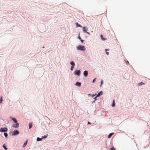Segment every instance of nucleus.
<instances>
[{"label": "nucleus", "mask_w": 150, "mask_h": 150, "mask_svg": "<svg viewBox=\"0 0 150 150\" xmlns=\"http://www.w3.org/2000/svg\"><path fill=\"white\" fill-rule=\"evenodd\" d=\"M77 49L79 50L84 51L85 50L86 48L84 46L79 45L77 47Z\"/></svg>", "instance_id": "obj_1"}, {"label": "nucleus", "mask_w": 150, "mask_h": 150, "mask_svg": "<svg viewBox=\"0 0 150 150\" xmlns=\"http://www.w3.org/2000/svg\"><path fill=\"white\" fill-rule=\"evenodd\" d=\"M8 129L6 127H2L1 128L0 131L1 132H6L7 131Z\"/></svg>", "instance_id": "obj_2"}, {"label": "nucleus", "mask_w": 150, "mask_h": 150, "mask_svg": "<svg viewBox=\"0 0 150 150\" xmlns=\"http://www.w3.org/2000/svg\"><path fill=\"white\" fill-rule=\"evenodd\" d=\"M80 70H76L74 71V74L79 76L80 74Z\"/></svg>", "instance_id": "obj_3"}, {"label": "nucleus", "mask_w": 150, "mask_h": 150, "mask_svg": "<svg viewBox=\"0 0 150 150\" xmlns=\"http://www.w3.org/2000/svg\"><path fill=\"white\" fill-rule=\"evenodd\" d=\"M19 132L17 130H14L13 132V135H16L19 134Z\"/></svg>", "instance_id": "obj_4"}, {"label": "nucleus", "mask_w": 150, "mask_h": 150, "mask_svg": "<svg viewBox=\"0 0 150 150\" xmlns=\"http://www.w3.org/2000/svg\"><path fill=\"white\" fill-rule=\"evenodd\" d=\"M83 75L85 77H87L88 75V71H85L83 72Z\"/></svg>", "instance_id": "obj_5"}, {"label": "nucleus", "mask_w": 150, "mask_h": 150, "mask_svg": "<svg viewBox=\"0 0 150 150\" xmlns=\"http://www.w3.org/2000/svg\"><path fill=\"white\" fill-rule=\"evenodd\" d=\"M82 29L83 31L84 32H86L88 30L87 28H86V27H83Z\"/></svg>", "instance_id": "obj_6"}, {"label": "nucleus", "mask_w": 150, "mask_h": 150, "mask_svg": "<svg viewBox=\"0 0 150 150\" xmlns=\"http://www.w3.org/2000/svg\"><path fill=\"white\" fill-rule=\"evenodd\" d=\"M19 126V124L18 123H16V124H14L13 125V127H15V128H17Z\"/></svg>", "instance_id": "obj_7"}, {"label": "nucleus", "mask_w": 150, "mask_h": 150, "mask_svg": "<svg viewBox=\"0 0 150 150\" xmlns=\"http://www.w3.org/2000/svg\"><path fill=\"white\" fill-rule=\"evenodd\" d=\"M81 83L79 82H76L75 84V85L79 86H81Z\"/></svg>", "instance_id": "obj_8"}, {"label": "nucleus", "mask_w": 150, "mask_h": 150, "mask_svg": "<svg viewBox=\"0 0 150 150\" xmlns=\"http://www.w3.org/2000/svg\"><path fill=\"white\" fill-rule=\"evenodd\" d=\"M103 94V93L102 91L100 92V93H99L95 97V98L98 97L100 95H102Z\"/></svg>", "instance_id": "obj_9"}, {"label": "nucleus", "mask_w": 150, "mask_h": 150, "mask_svg": "<svg viewBox=\"0 0 150 150\" xmlns=\"http://www.w3.org/2000/svg\"><path fill=\"white\" fill-rule=\"evenodd\" d=\"M145 83H143V82H141L138 84V86H141L142 85H144Z\"/></svg>", "instance_id": "obj_10"}, {"label": "nucleus", "mask_w": 150, "mask_h": 150, "mask_svg": "<svg viewBox=\"0 0 150 150\" xmlns=\"http://www.w3.org/2000/svg\"><path fill=\"white\" fill-rule=\"evenodd\" d=\"M115 101L114 100H113V103L112 105V107H115Z\"/></svg>", "instance_id": "obj_11"}, {"label": "nucleus", "mask_w": 150, "mask_h": 150, "mask_svg": "<svg viewBox=\"0 0 150 150\" xmlns=\"http://www.w3.org/2000/svg\"><path fill=\"white\" fill-rule=\"evenodd\" d=\"M113 134V133H111L108 136V138H111V136H112V135Z\"/></svg>", "instance_id": "obj_12"}, {"label": "nucleus", "mask_w": 150, "mask_h": 150, "mask_svg": "<svg viewBox=\"0 0 150 150\" xmlns=\"http://www.w3.org/2000/svg\"><path fill=\"white\" fill-rule=\"evenodd\" d=\"M28 141L26 140V141L24 143L23 145V147H24L27 145V143Z\"/></svg>", "instance_id": "obj_13"}, {"label": "nucleus", "mask_w": 150, "mask_h": 150, "mask_svg": "<svg viewBox=\"0 0 150 150\" xmlns=\"http://www.w3.org/2000/svg\"><path fill=\"white\" fill-rule=\"evenodd\" d=\"M12 119L13 121L16 123L17 122V121L14 118H12Z\"/></svg>", "instance_id": "obj_14"}, {"label": "nucleus", "mask_w": 150, "mask_h": 150, "mask_svg": "<svg viewBox=\"0 0 150 150\" xmlns=\"http://www.w3.org/2000/svg\"><path fill=\"white\" fill-rule=\"evenodd\" d=\"M42 138H39V137H38L37 138V141H41L42 140Z\"/></svg>", "instance_id": "obj_15"}, {"label": "nucleus", "mask_w": 150, "mask_h": 150, "mask_svg": "<svg viewBox=\"0 0 150 150\" xmlns=\"http://www.w3.org/2000/svg\"><path fill=\"white\" fill-rule=\"evenodd\" d=\"M71 64L72 66H74L75 65V64L74 62H73L72 61H71V62L70 63Z\"/></svg>", "instance_id": "obj_16"}, {"label": "nucleus", "mask_w": 150, "mask_h": 150, "mask_svg": "<svg viewBox=\"0 0 150 150\" xmlns=\"http://www.w3.org/2000/svg\"><path fill=\"white\" fill-rule=\"evenodd\" d=\"M32 127V124L31 123H30L29 125V128H31Z\"/></svg>", "instance_id": "obj_17"}, {"label": "nucleus", "mask_w": 150, "mask_h": 150, "mask_svg": "<svg viewBox=\"0 0 150 150\" xmlns=\"http://www.w3.org/2000/svg\"><path fill=\"white\" fill-rule=\"evenodd\" d=\"M3 147L4 148L5 150H7V148L6 147V146L4 145V144L3 146Z\"/></svg>", "instance_id": "obj_18"}, {"label": "nucleus", "mask_w": 150, "mask_h": 150, "mask_svg": "<svg viewBox=\"0 0 150 150\" xmlns=\"http://www.w3.org/2000/svg\"><path fill=\"white\" fill-rule=\"evenodd\" d=\"M4 136H5V137H7L8 134H7V133H4Z\"/></svg>", "instance_id": "obj_19"}, {"label": "nucleus", "mask_w": 150, "mask_h": 150, "mask_svg": "<svg viewBox=\"0 0 150 150\" xmlns=\"http://www.w3.org/2000/svg\"><path fill=\"white\" fill-rule=\"evenodd\" d=\"M76 26L77 27H81V26L78 23H77L76 24Z\"/></svg>", "instance_id": "obj_20"}, {"label": "nucleus", "mask_w": 150, "mask_h": 150, "mask_svg": "<svg viewBox=\"0 0 150 150\" xmlns=\"http://www.w3.org/2000/svg\"><path fill=\"white\" fill-rule=\"evenodd\" d=\"M110 150H115V149L113 147L110 149Z\"/></svg>", "instance_id": "obj_21"}, {"label": "nucleus", "mask_w": 150, "mask_h": 150, "mask_svg": "<svg viewBox=\"0 0 150 150\" xmlns=\"http://www.w3.org/2000/svg\"><path fill=\"white\" fill-rule=\"evenodd\" d=\"M100 37L101 38V39L103 40H105V39H104L103 38V35H100Z\"/></svg>", "instance_id": "obj_22"}, {"label": "nucleus", "mask_w": 150, "mask_h": 150, "mask_svg": "<svg viewBox=\"0 0 150 150\" xmlns=\"http://www.w3.org/2000/svg\"><path fill=\"white\" fill-rule=\"evenodd\" d=\"M47 136L45 135L44 136H42V138H47Z\"/></svg>", "instance_id": "obj_23"}, {"label": "nucleus", "mask_w": 150, "mask_h": 150, "mask_svg": "<svg viewBox=\"0 0 150 150\" xmlns=\"http://www.w3.org/2000/svg\"><path fill=\"white\" fill-rule=\"evenodd\" d=\"M126 63L127 64V65H128L129 64V63L128 61H126Z\"/></svg>", "instance_id": "obj_24"}, {"label": "nucleus", "mask_w": 150, "mask_h": 150, "mask_svg": "<svg viewBox=\"0 0 150 150\" xmlns=\"http://www.w3.org/2000/svg\"><path fill=\"white\" fill-rule=\"evenodd\" d=\"M74 68V66H71V71H72L73 70V68Z\"/></svg>", "instance_id": "obj_25"}, {"label": "nucleus", "mask_w": 150, "mask_h": 150, "mask_svg": "<svg viewBox=\"0 0 150 150\" xmlns=\"http://www.w3.org/2000/svg\"><path fill=\"white\" fill-rule=\"evenodd\" d=\"M103 81L102 80H101V84L100 86H101L103 84Z\"/></svg>", "instance_id": "obj_26"}, {"label": "nucleus", "mask_w": 150, "mask_h": 150, "mask_svg": "<svg viewBox=\"0 0 150 150\" xmlns=\"http://www.w3.org/2000/svg\"><path fill=\"white\" fill-rule=\"evenodd\" d=\"M96 79H94L93 81L92 82L94 83L96 81Z\"/></svg>", "instance_id": "obj_27"}, {"label": "nucleus", "mask_w": 150, "mask_h": 150, "mask_svg": "<svg viewBox=\"0 0 150 150\" xmlns=\"http://www.w3.org/2000/svg\"><path fill=\"white\" fill-rule=\"evenodd\" d=\"M106 54H107V55H109V52H107V51H106Z\"/></svg>", "instance_id": "obj_28"}, {"label": "nucleus", "mask_w": 150, "mask_h": 150, "mask_svg": "<svg viewBox=\"0 0 150 150\" xmlns=\"http://www.w3.org/2000/svg\"><path fill=\"white\" fill-rule=\"evenodd\" d=\"M78 38H79L80 40H81V37H80V36H79L78 37Z\"/></svg>", "instance_id": "obj_29"}, {"label": "nucleus", "mask_w": 150, "mask_h": 150, "mask_svg": "<svg viewBox=\"0 0 150 150\" xmlns=\"http://www.w3.org/2000/svg\"><path fill=\"white\" fill-rule=\"evenodd\" d=\"M81 40V42L82 43H83V40H81H81Z\"/></svg>", "instance_id": "obj_30"}, {"label": "nucleus", "mask_w": 150, "mask_h": 150, "mask_svg": "<svg viewBox=\"0 0 150 150\" xmlns=\"http://www.w3.org/2000/svg\"><path fill=\"white\" fill-rule=\"evenodd\" d=\"M0 100H1V101H2V97H1V98Z\"/></svg>", "instance_id": "obj_31"}, {"label": "nucleus", "mask_w": 150, "mask_h": 150, "mask_svg": "<svg viewBox=\"0 0 150 150\" xmlns=\"http://www.w3.org/2000/svg\"><path fill=\"white\" fill-rule=\"evenodd\" d=\"M106 51H107V50H109V49H106L105 50Z\"/></svg>", "instance_id": "obj_32"}, {"label": "nucleus", "mask_w": 150, "mask_h": 150, "mask_svg": "<svg viewBox=\"0 0 150 150\" xmlns=\"http://www.w3.org/2000/svg\"><path fill=\"white\" fill-rule=\"evenodd\" d=\"M91 124V123L88 122V124Z\"/></svg>", "instance_id": "obj_33"}, {"label": "nucleus", "mask_w": 150, "mask_h": 150, "mask_svg": "<svg viewBox=\"0 0 150 150\" xmlns=\"http://www.w3.org/2000/svg\"><path fill=\"white\" fill-rule=\"evenodd\" d=\"M86 33H88V34H90L89 33H88V32H86Z\"/></svg>", "instance_id": "obj_34"}, {"label": "nucleus", "mask_w": 150, "mask_h": 150, "mask_svg": "<svg viewBox=\"0 0 150 150\" xmlns=\"http://www.w3.org/2000/svg\"><path fill=\"white\" fill-rule=\"evenodd\" d=\"M89 95H91L90 94H89Z\"/></svg>", "instance_id": "obj_35"}]
</instances>
